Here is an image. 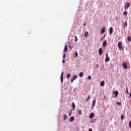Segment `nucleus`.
<instances>
[{
    "label": "nucleus",
    "mask_w": 131,
    "mask_h": 131,
    "mask_svg": "<svg viewBox=\"0 0 131 131\" xmlns=\"http://www.w3.org/2000/svg\"><path fill=\"white\" fill-rule=\"evenodd\" d=\"M118 47L120 51H122V50H124V47H123L122 42L121 41L118 42Z\"/></svg>",
    "instance_id": "obj_1"
},
{
    "label": "nucleus",
    "mask_w": 131,
    "mask_h": 131,
    "mask_svg": "<svg viewBox=\"0 0 131 131\" xmlns=\"http://www.w3.org/2000/svg\"><path fill=\"white\" fill-rule=\"evenodd\" d=\"M105 62H106V63H108V62L110 61V58H109V54H106V58L105 59Z\"/></svg>",
    "instance_id": "obj_2"
},
{
    "label": "nucleus",
    "mask_w": 131,
    "mask_h": 131,
    "mask_svg": "<svg viewBox=\"0 0 131 131\" xmlns=\"http://www.w3.org/2000/svg\"><path fill=\"white\" fill-rule=\"evenodd\" d=\"M63 78H64V72H62L60 76L61 83H63Z\"/></svg>",
    "instance_id": "obj_3"
},
{
    "label": "nucleus",
    "mask_w": 131,
    "mask_h": 131,
    "mask_svg": "<svg viewBox=\"0 0 131 131\" xmlns=\"http://www.w3.org/2000/svg\"><path fill=\"white\" fill-rule=\"evenodd\" d=\"M130 4L129 3H127L125 4V10H127L129 8Z\"/></svg>",
    "instance_id": "obj_4"
},
{
    "label": "nucleus",
    "mask_w": 131,
    "mask_h": 131,
    "mask_svg": "<svg viewBox=\"0 0 131 131\" xmlns=\"http://www.w3.org/2000/svg\"><path fill=\"white\" fill-rule=\"evenodd\" d=\"M77 78V76L76 75H74L73 76V78L71 79V82H73V81Z\"/></svg>",
    "instance_id": "obj_5"
},
{
    "label": "nucleus",
    "mask_w": 131,
    "mask_h": 131,
    "mask_svg": "<svg viewBox=\"0 0 131 131\" xmlns=\"http://www.w3.org/2000/svg\"><path fill=\"white\" fill-rule=\"evenodd\" d=\"M98 52L99 56H102V55H103V50H102V48H100Z\"/></svg>",
    "instance_id": "obj_6"
},
{
    "label": "nucleus",
    "mask_w": 131,
    "mask_h": 131,
    "mask_svg": "<svg viewBox=\"0 0 131 131\" xmlns=\"http://www.w3.org/2000/svg\"><path fill=\"white\" fill-rule=\"evenodd\" d=\"M113 32V28H112V27H110L109 29L110 34H112Z\"/></svg>",
    "instance_id": "obj_7"
},
{
    "label": "nucleus",
    "mask_w": 131,
    "mask_h": 131,
    "mask_svg": "<svg viewBox=\"0 0 131 131\" xmlns=\"http://www.w3.org/2000/svg\"><path fill=\"white\" fill-rule=\"evenodd\" d=\"M122 66L124 68H125V69H127L128 68L127 65L126 64V63H123Z\"/></svg>",
    "instance_id": "obj_8"
},
{
    "label": "nucleus",
    "mask_w": 131,
    "mask_h": 131,
    "mask_svg": "<svg viewBox=\"0 0 131 131\" xmlns=\"http://www.w3.org/2000/svg\"><path fill=\"white\" fill-rule=\"evenodd\" d=\"M94 115H95V114H94V113H92L89 115V118H90L91 119H92V118H94Z\"/></svg>",
    "instance_id": "obj_9"
},
{
    "label": "nucleus",
    "mask_w": 131,
    "mask_h": 131,
    "mask_svg": "<svg viewBox=\"0 0 131 131\" xmlns=\"http://www.w3.org/2000/svg\"><path fill=\"white\" fill-rule=\"evenodd\" d=\"M113 94H115V97L116 98L118 96V91H116L113 92Z\"/></svg>",
    "instance_id": "obj_10"
},
{
    "label": "nucleus",
    "mask_w": 131,
    "mask_h": 131,
    "mask_svg": "<svg viewBox=\"0 0 131 131\" xmlns=\"http://www.w3.org/2000/svg\"><path fill=\"white\" fill-rule=\"evenodd\" d=\"M105 31H106V29H105V27H103L101 31V34H103V33H104L105 32Z\"/></svg>",
    "instance_id": "obj_11"
},
{
    "label": "nucleus",
    "mask_w": 131,
    "mask_h": 131,
    "mask_svg": "<svg viewBox=\"0 0 131 131\" xmlns=\"http://www.w3.org/2000/svg\"><path fill=\"white\" fill-rule=\"evenodd\" d=\"M100 85L101 86H104L105 85V81H102L100 82Z\"/></svg>",
    "instance_id": "obj_12"
},
{
    "label": "nucleus",
    "mask_w": 131,
    "mask_h": 131,
    "mask_svg": "<svg viewBox=\"0 0 131 131\" xmlns=\"http://www.w3.org/2000/svg\"><path fill=\"white\" fill-rule=\"evenodd\" d=\"M72 107L73 110H75V104L74 103V102H73L72 103Z\"/></svg>",
    "instance_id": "obj_13"
},
{
    "label": "nucleus",
    "mask_w": 131,
    "mask_h": 131,
    "mask_svg": "<svg viewBox=\"0 0 131 131\" xmlns=\"http://www.w3.org/2000/svg\"><path fill=\"white\" fill-rule=\"evenodd\" d=\"M96 100H94L92 102V108H94L95 107V105H96Z\"/></svg>",
    "instance_id": "obj_14"
},
{
    "label": "nucleus",
    "mask_w": 131,
    "mask_h": 131,
    "mask_svg": "<svg viewBox=\"0 0 131 131\" xmlns=\"http://www.w3.org/2000/svg\"><path fill=\"white\" fill-rule=\"evenodd\" d=\"M73 120H74V116L71 117L70 118V121H71V122H72Z\"/></svg>",
    "instance_id": "obj_15"
},
{
    "label": "nucleus",
    "mask_w": 131,
    "mask_h": 131,
    "mask_svg": "<svg viewBox=\"0 0 131 131\" xmlns=\"http://www.w3.org/2000/svg\"><path fill=\"white\" fill-rule=\"evenodd\" d=\"M103 47H106V46H107V41L106 40H104L103 43Z\"/></svg>",
    "instance_id": "obj_16"
},
{
    "label": "nucleus",
    "mask_w": 131,
    "mask_h": 131,
    "mask_svg": "<svg viewBox=\"0 0 131 131\" xmlns=\"http://www.w3.org/2000/svg\"><path fill=\"white\" fill-rule=\"evenodd\" d=\"M68 49V48H67V46H66L64 47V49L63 50V52L64 53H66L67 52V49Z\"/></svg>",
    "instance_id": "obj_17"
},
{
    "label": "nucleus",
    "mask_w": 131,
    "mask_h": 131,
    "mask_svg": "<svg viewBox=\"0 0 131 131\" xmlns=\"http://www.w3.org/2000/svg\"><path fill=\"white\" fill-rule=\"evenodd\" d=\"M124 26L125 28H126V27H127V21L124 22Z\"/></svg>",
    "instance_id": "obj_18"
},
{
    "label": "nucleus",
    "mask_w": 131,
    "mask_h": 131,
    "mask_svg": "<svg viewBox=\"0 0 131 131\" xmlns=\"http://www.w3.org/2000/svg\"><path fill=\"white\" fill-rule=\"evenodd\" d=\"M88 34H89V32H88V31H85L84 37H88Z\"/></svg>",
    "instance_id": "obj_19"
},
{
    "label": "nucleus",
    "mask_w": 131,
    "mask_h": 131,
    "mask_svg": "<svg viewBox=\"0 0 131 131\" xmlns=\"http://www.w3.org/2000/svg\"><path fill=\"white\" fill-rule=\"evenodd\" d=\"M83 74H84V73H83V72H80V73H79V77H82V76H83Z\"/></svg>",
    "instance_id": "obj_20"
},
{
    "label": "nucleus",
    "mask_w": 131,
    "mask_h": 131,
    "mask_svg": "<svg viewBox=\"0 0 131 131\" xmlns=\"http://www.w3.org/2000/svg\"><path fill=\"white\" fill-rule=\"evenodd\" d=\"M78 112L79 115H81V114H82V112L81 111V110H79L78 111Z\"/></svg>",
    "instance_id": "obj_21"
},
{
    "label": "nucleus",
    "mask_w": 131,
    "mask_h": 131,
    "mask_svg": "<svg viewBox=\"0 0 131 131\" xmlns=\"http://www.w3.org/2000/svg\"><path fill=\"white\" fill-rule=\"evenodd\" d=\"M123 15H124V16H127V11H125L123 12Z\"/></svg>",
    "instance_id": "obj_22"
},
{
    "label": "nucleus",
    "mask_w": 131,
    "mask_h": 131,
    "mask_svg": "<svg viewBox=\"0 0 131 131\" xmlns=\"http://www.w3.org/2000/svg\"><path fill=\"white\" fill-rule=\"evenodd\" d=\"M121 120H123L124 119V115H121Z\"/></svg>",
    "instance_id": "obj_23"
},
{
    "label": "nucleus",
    "mask_w": 131,
    "mask_h": 131,
    "mask_svg": "<svg viewBox=\"0 0 131 131\" xmlns=\"http://www.w3.org/2000/svg\"><path fill=\"white\" fill-rule=\"evenodd\" d=\"M75 55L76 58H77V56H78V53H77V52L76 51L75 52Z\"/></svg>",
    "instance_id": "obj_24"
},
{
    "label": "nucleus",
    "mask_w": 131,
    "mask_h": 131,
    "mask_svg": "<svg viewBox=\"0 0 131 131\" xmlns=\"http://www.w3.org/2000/svg\"><path fill=\"white\" fill-rule=\"evenodd\" d=\"M63 117H64V120H66V119H67V115L66 114L64 115Z\"/></svg>",
    "instance_id": "obj_25"
},
{
    "label": "nucleus",
    "mask_w": 131,
    "mask_h": 131,
    "mask_svg": "<svg viewBox=\"0 0 131 131\" xmlns=\"http://www.w3.org/2000/svg\"><path fill=\"white\" fill-rule=\"evenodd\" d=\"M75 40L76 42L78 40V39L77 38V36H75Z\"/></svg>",
    "instance_id": "obj_26"
},
{
    "label": "nucleus",
    "mask_w": 131,
    "mask_h": 131,
    "mask_svg": "<svg viewBox=\"0 0 131 131\" xmlns=\"http://www.w3.org/2000/svg\"><path fill=\"white\" fill-rule=\"evenodd\" d=\"M126 93L128 94V88L126 87Z\"/></svg>",
    "instance_id": "obj_27"
},
{
    "label": "nucleus",
    "mask_w": 131,
    "mask_h": 131,
    "mask_svg": "<svg viewBox=\"0 0 131 131\" xmlns=\"http://www.w3.org/2000/svg\"><path fill=\"white\" fill-rule=\"evenodd\" d=\"M70 77V74H67V78H69Z\"/></svg>",
    "instance_id": "obj_28"
},
{
    "label": "nucleus",
    "mask_w": 131,
    "mask_h": 131,
    "mask_svg": "<svg viewBox=\"0 0 131 131\" xmlns=\"http://www.w3.org/2000/svg\"><path fill=\"white\" fill-rule=\"evenodd\" d=\"M88 79H90V80H91V79H92V77H91V76H88Z\"/></svg>",
    "instance_id": "obj_29"
},
{
    "label": "nucleus",
    "mask_w": 131,
    "mask_h": 131,
    "mask_svg": "<svg viewBox=\"0 0 131 131\" xmlns=\"http://www.w3.org/2000/svg\"><path fill=\"white\" fill-rule=\"evenodd\" d=\"M90 95H89L86 101H89V100H90Z\"/></svg>",
    "instance_id": "obj_30"
},
{
    "label": "nucleus",
    "mask_w": 131,
    "mask_h": 131,
    "mask_svg": "<svg viewBox=\"0 0 131 131\" xmlns=\"http://www.w3.org/2000/svg\"><path fill=\"white\" fill-rule=\"evenodd\" d=\"M128 41H131V37H128Z\"/></svg>",
    "instance_id": "obj_31"
},
{
    "label": "nucleus",
    "mask_w": 131,
    "mask_h": 131,
    "mask_svg": "<svg viewBox=\"0 0 131 131\" xmlns=\"http://www.w3.org/2000/svg\"><path fill=\"white\" fill-rule=\"evenodd\" d=\"M63 59H66V54H64L63 57Z\"/></svg>",
    "instance_id": "obj_32"
},
{
    "label": "nucleus",
    "mask_w": 131,
    "mask_h": 131,
    "mask_svg": "<svg viewBox=\"0 0 131 131\" xmlns=\"http://www.w3.org/2000/svg\"><path fill=\"white\" fill-rule=\"evenodd\" d=\"M62 63H63V64H65L66 63V61L65 60V59H63L62 60Z\"/></svg>",
    "instance_id": "obj_33"
},
{
    "label": "nucleus",
    "mask_w": 131,
    "mask_h": 131,
    "mask_svg": "<svg viewBox=\"0 0 131 131\" xmlns=\"http://www.w3.org/2000/svg\"><path fill=\"white\" fill-rule=\"evenodd\" d=\"M129 125L130 128H131V121L129 123Z\"/></svg>",
    "instance_id": "obj_34"
},
{
    "label": "nucleus",
    "mask_w": 131,
    "mask_h": 131,
    "mask_svg": "<svg viewBox=\"0 0 131 131\" xmlns=\"http://www.w3.org/2000/svg\"><path fill=\"white\" fill-rule=\"evenodd\" d=\"M117 104L118 105H121V103H120V102H117Z\"/></svg>",
    "instance_id": "obj_35"
},
{
    "label": "nucleus",
    "mask_w": 131,
    "mask_h": 131,
    "mask_svg": "<svg viewBox=\"0 0 131 131\" xmlns=\"http://www.w3.org/2000/svg\"><path fill=\"white\" fill-rule=\"evenodd\" d=\"M69 116H71V111L70 112V113L69 114Z\"/></svg>",
    "instance_id": "obj_36"
},
{
    "label": "nucleus",
    "mask_w": 131,
    "mask_h": 131,
    "mask_svg": "<svg viewBox=\"0 0 131 131\" xmlns=\"http://www.w3.org/2000/svg\"><path fill=\"white\" fill-rule=\"evenodd\" d=\"M86 25V23H85L83 24V26H85Z\"/></svg>",
    "instance_id": "obj_37"
},
{
    "label": "nucleus",
    "mask_w": 131,
    "mask_h": 131,
    "mask_svg": "<svg viewBox=\"0 0 131 131\" xmlns=\"http://www.w3.org/2000/svg\"><path fill=\"white\" fill-rule=\"evenodd\" d=\"M89 131H93V130H92V129H89Z\"/></svg>",
    "instance_id": "obj_38"
},
{
    "label": "nucleus",
    "mask_w": 131,
    "mask_h": 131,
    "mask_svg": "<svg viewBox=\"0 0 131 131\" xmlns=\"http://www.w3.org/2000/svg\"><path fill=\"white\" fill-rule=\"evenodd\" d=\"M130 97H131V93H130Z\"/></svg>",
    "instance_id": "obj_39"
},
{
    "label": "nucleus",
    "mask_w": 131,
    "mask_h": 131,
    "mask_svg": "<svg viewBox=\"0 0 131 131\" xmlns=\"http://www.w3.org/2000/svg\"><path fill=\"white\" fill-rule=\"evenodd\" d=\"M97 67H99V66H98V65H97Z\"/></svg>",
    "instance_id": "obj_40"
}]
</instances>
